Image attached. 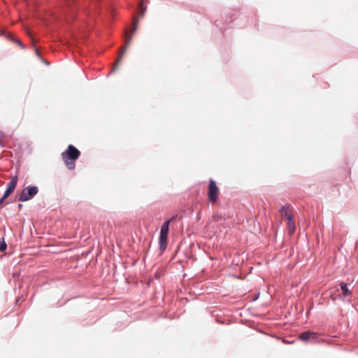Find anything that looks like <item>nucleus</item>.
<instances>
[{
  "instance_id": "5",
  "label": "nucleus",
  "mask_w": 358,
  "mask_h": 358,
  "mask_svg": "<svg viewBox=\"0 0 358 358\" xmlns=\"http://www.w3.org/2000/svg\"><path fill=\"white\" fill-rule=\"evenodd\" d=\"M320 334L312 331H306L300 334L299 338L305 343H316L318 341Z\"/></svg>"
},
{
  "instance_id": "4",
  "label": "nucleus",
  "mask_w": 358,
  "mask_h": 358,
  "mask_svg": "<svg viewBox=\"0 0 358 358\" xmlns=\"http://www.w3.org/2000/svg\"><path fill=\"white\" fill-rule=\"evenodd\" d=\"M173 220V217H171V220L164 222L161 227L159 241L160 244V249L162 250H164L166 247L169 223Z\"/></svg>"
},
{
  "instance_id": "14",
  "label": "nucleus",
  "mask_w": 358,
  "mask_h": 358,
  "mask_svg": "<svg viewBox=\"0 0 358 358\" xmlns=\"http://www.w3.org/2000/svg\"><path fill=\"white\" fill-rule=\"evenodd\" d=\"M15 43L19 44L22 48H24V46L23 43L21 42L20 40H16Z\"/></svg>"
},
{
  "instance_id": "6",
  "label": "nucleus",
  "mask_w": 358,
  "mask_h": 358,
  "mask_svg": "<svg viewBox=\"0 0 358 358\" xmlns=\"http://www.w3.org/2000/svg\"><path fill=\"white\" fill-rule=\"evenodd\" d=\"M219 196V189L215 180H211L208 186V198L209 201L215 203L217 201Z\"/></svg>"
},
{
  "instance_id": "10",
  "label": "nucleus",
  "mask_w": 358,
  "mask_h": 358,
  "mask_svg": "<svg viewBox=\"0 0 358 358\" xmlns=\"http://www.w3.org/2000/svg\"><path fill=\"white\" fill-rule=\"evenodd\" d=\"M280 213H281L282 216L286 217L287 219L289 217H292V215L288 213L287 209L286 208L285 206H282L281 208Z\"/></svg>"
},
{
  "instance_id": "9",
  "label": "nucleus",
  "mask_w": 358,
  "mask_h": 358,
  "mask_svg": "<svg viewBox=\"0 0 358 358\" xmlns=\"http://www.w3.org/2000/svg\"><path fill=\"white\" fill-rule=\"evenodd\" d=\"M341 289L343 292V296L346 297L350 295V291L348 289V285L346 283H341Z\"/></svg>"
},
{
  "instance_id": "17",
  "label": "nucleus",
  "mask_w": 358,
  "mask_h": 358,
  "mask_svg": "<svg viewBox=\"0 0 358 358\" xmlns=\"http://www.w3.org/2000/svg\"><path fill=\"white\" fill-rule=\"evenodd\" d=\"M22 204H19V208H22Z\"/></svg>"
},
{
  "instance_id": "8",
  "label": "nucleus",
  "mask_w": 358,
  "mask_h": 358,
  "mask_svg": "<svg viewBox=\"0 0 358 358\" xmlns=\"http://www.w3.org/2000/svg\"><path fill=\"white\" fill-rule=\"evenodd\" d=\"M287 220V228L289 229V234H292L296 229L295 222L293 220L292 217H289Z\"/></svg>"
},
{
  "instance_id": "15",
  "label": "nucleus",
  "mask_w": 358,
  "mask_h": 358,
  "mask_svg": "<svg viewBox=\"0 0 358 358\" xmlns=\"http://www.w3.org/2000/svg\"><path fill=\"white\" fill-rule=\"evenodd\" d=\"M5 199H3V196L0 199V204Z\"/></svg>"
},
{
  "instance_id": "7",
  "label": "nucleus",
  "mask_w": 358,
  "mask_h": 358,
  "mask_svg": "<svg viewBox=\"0 0 358 358\" xmlns=\"http://www.w3.org/2000/svg\"><path fill=\"white\" fill-rule=\"evenodd\" d=\"M18 178L17 176H13L8 182L7 188L3 195V199H6L15 190L17 184Z\"/></svg>"
},
{
  "instance_id": "11",
  "label": "nucleus",
  "mask_w": 358,
  "mask_h": 358,
  "mask_svg": "<svg viewBox=\"0 0 358 358\" xmlns=\"http://www.w3.org/2000/svg\"><path fill=\"white\" fill-rule=\"evenodd\" d=\"M145 11V8L143 6V3L139 6V17H143Z\"/></svg>"
},
{
  "instance_id": "3",
  "label": "nucleus",
  "mask_w": 358,
  "mask_h": 358,
  "mask_svg": "<svg viewBox=\"0 0 358 358\" xmlns=\"http://www.w3.org/2000/svg\"><path fill=\"white\" fill-rule=\"evenodd\" d=\"M138 21L137 19H134V21H133V27L131 30V34H129L128 33H126V43L125 45L122 48V51L120 54V56L118 57V58L116 59L115 61V66H117L122 61V58L125 52V51L127 50V47L130 43V41H131L132 39V34L134 33L136 30V28H137V26H138Z\"/></svg>"
},
{
  "instance_id": "1",
  "label": "nucleus",
  "mask_w": 358,
  "mask_h": 358,
  "mask_svg": "<svg viewBox=\"0 0 358 358\" xmlns=\"http://www.w3.org/2000/svg\"><path fill=\"white\" fill-rule=\"evenodd\" d=\"M80 152L73 145H69L66 151L62 153V157L69 170L75 169V161L80 157Z\"/></svg>"
},
{
  "instance_id": "16",
  "label": "nucleus",
  "mask_w": 358,
  "mask_h": 358,
  "mask_svg": "<svg viewBox=\"0 0 358 358\" xmlns=\"http://www.w3.org/2000/svg\"><path fill=\"white\" fill-rule=\"evenodd\" d=\"M35 52H36V54L38 56H39V52H38V50H37V49H36V50H35Z\"/></svg>"
},
{
  "instance_id": "13",
  "label": "nucleus",
  "mask_w": 358,
  "mask_h": 358,
  "mask_svg": "<svg viewBox=\"0 0 358 358\" xmlns=\"http://www.w3.org/2000/svg\"><path fill=\"white\" fill-rule=\"evenodd\" d=\"M224 218L221 215H215L214 217H213V220L215 221V222H220L222 220H224Z\"/></svg>"
},
{
  "instance_id": "2",
  "label": "nucleus",
  "mask_w": 358,
  "mask_h": 358,
  "mask_svg": "<svg viewBox=\"0 0 358 358\" xmlns=\"http://www.w3.org/2000/svg\"><path fill=\"white\" fill-rule=\"evenodd\" d=\"M38 192V188L36 186L29 185L22 190L18 200L20 201H27L33 199Z\"/></svg>"
},
{
  "instance_id": "12",
  "label": "nucleus",
  "mask_w": 358,
  "mask_h": 358,
  "mask_svg": "<svg viewBox=\"0 0 358 358\" xmlns=\"http://www.w3.org/2000/svg\"><path fill=\"white\" fill-rule=\"evenodd\" d=\"M6 244L3 240L0 241V251L3 252L6 249Z\"/></svg>"
}]
</instances>
